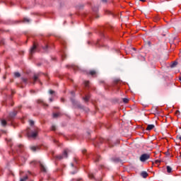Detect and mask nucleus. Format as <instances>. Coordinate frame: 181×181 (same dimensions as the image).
Segmentation results:
<instances>
[{
    "label": "nucleus",
    "mask_w": 181,
    "mask_h": 181,
    "mask_svg": "<svg viewBox=\"0 0 181 181\" xmlns=\"http://www.w3.org/2000/svg\"><path fill=\"white\" fill-rule=\"evenodd\" d=\"M37 132H38L37 129L31 130V132L28 130L27 135H28V138H36V136H37Z\"/></svg>",
    "instance_id": "nucleus-1"
},
{
    "label": "nucleus",
    "mask_w": 181,
    "mask_h": 181,
    "mask_svg": "<svg viewBox=\"0 0 181 181\" xmlns=\"http://www.w3.org/2000/svg\"><path fill=\"white\" fill-rule=\"evenodd\" d=\"M149 158H151V155L148 153H144L140 156V160L141 162H146Z\"/></svg>",
    "instance_id": "nucleus-2"
},
{
    "label": "nucleus",
    "mask_w": 181,
    "mask_h": 181,
    "mask_svg": "<svg viewBox=\"0 0 181 181\" xmlns=\"http://www.w3.org/2000/svg\"><path fill=\"white\" fill-rule=\"evenodd\" d=\"M69 153V149H66L64 151V153L62 156H57V159L62 160L64 158H67V154Z\"/></svg>",
    "instance_id": "nucleus-3"
},
{
    "label": "nucleus",
    "mask_w": 181,
    "mask_h": 181,
    "mask_svg": "<svg viewBox=\"0 0 181 181\" xmlns=\"http://www.w3.org/2000/svg\"><path fill=\"white\" fill-rule=\"evenodd\" d=\"M37 49V45H36V44L34 43L33 47L30 50V54H33V53L36 52Z\"/></svg>",
    "instance_id": "nucleus-4"
},
{
    "label": "nucleus",
    "mask_w": 181,
    "mask_h": 181,
    "mask_svg": "<svg viewBox=\"0 0 181 181\" xmlns=\"http://www.w3.org/2000/svg\"><path fill=\"white\" fill-rule=\"evenodd\" d=\"M71 165L72 169H74V171H71V173L72 175H74L75 173H77V168L76 166H74V164L71 163Z\"/></svg>",
    "instance_id": "nucleus-5"
},
{
    "label": "nucleus",
    "mask_w": 181,
    "mask_h": 181,
    "mask_svg": "<svg viewBox=\"0 0 181 181\" xmlns=\"http://www.w3.org/2000/svg\"><path fill=\"white\" fill-rule=\"evenodd\" d=\"M155 128V125L153 124H148L146 127V131H151Z\"/></svg>",
    "instance_id": "nucleus-6"
},
{
    "label": "nucleus",
    "mask_w": 181,
    "mask_h": 181,
    "mask_svg": "<svg viewBox=\"0 0 181 181\" xmlns=\"http://www.w3.org/2000/svg\"><path fill=\"white\" fill-rule=\"evenodd\" d=\"M141 176L144 179H146V177H148V173H146V171H143L141 173Z\"/></svg>",
    "instance_id": "nucleus-7"
},
{
    "label": "nucleus",
    "mask_w": 181,
    "mask_h": 181,
    "mask_svg": "<svg viewBox=\"0 0 181 181\" xmlns=\"http://www.w3.org/2000/svg\"><path fill=\"white\" fill-rule=\"evenodd\" d=\"M33 80V84H35L36 81H39V76L37 75H34Z\"/></svg>",
    "instance_id": "nucleus-8"
},
{
    "label": "nucleus",
    "mask_w": 181,
    "mask_h": 181,
    "mask_svg": "<svg viewBox=\"0 0 181 181\" xmlns=\"http://www.w3.org/2000/svg\"><path fill=\"white\" fill-rule=\"evenodd\" d=\"M25 158H22V157H20L18 158V162L19 163H21V165H23V162H25Z\"/></svg>",
    "instance_id": "nucleus-9"
},
{
    "label": "nucleus",
    "mask_w": 181,
    "mask_h": 181,
    "mask_svg": "<svg viewBox=\"0 0 181 181\" xmlns=\"http://www.w3.org/2000/svg\"><path fill=\"white\" fill-rule=\"evenodd\" d=\"M40 169H41L42 172H46V168L42 163H40Z\"/></svg>",
    "instance_id": "nucleus-10"
},
{
    "label": "nucleus",
    "mask_w": 181,
    "mask_h": 181,
    "mask_svg": "<svg viewBox=\"0 0 181 181\" xmlns=\"http://www.w3.org/2000/svg\"><path fill=\"white\" fill-rule=\"evenodd\" d=\"M167 172H168V173H172V167L168 165L167 166Z\"/></svg>",
    "instance_id": "nucleus-11"
},
{
    "label": "nucleus",
    "mask_w": 181,
    "mask_h": 181,
    "mask_svg": "<svg viewBox=\"0 0 181 181\" xmlns=\"http://www.w3.org/2000/svg\"><path fill=\"white\" fill-rule=\"evenodd\" d=\"M23 22H24V23H29V22H30V19L25 18Z\"/></svg>",
    "instance_id": "nucleus-12"
},
{
    "label": "nucleus",
    "mask_w": 181,
    "mask_h": 181,
    "mask_svg": "<svg viewBox=\"0 0 181 181\" xmlns=\"http://www.w3.org/2000/svg\"><path fill=\"white\" fill-rule=\"evenodd\" d=\"M93 159L95 162H98V160H100V156H95Z\"/></svg>",
    "instance_id": "nucleus-13"
},
{
    "label": "nucleus",
    "mask_w": 181,
    "mask_h": 181,
    "mask_svg": "<svg viewBox=\"0 0 181 181\" xmlns=\"http://www.w3.org/2000/svg\"><path fill=\"white\" fill-rule=\"evenodd\" d=\"M1 125L3 127H5L6 125V120L5 119H1Z\"/></svg>",
    "instance_id": "nucleus-14"
},
{
    "label": "nucleus",
    "mask_w": 181,
    "mask_h": 181,
    "mask_svg": "<svg viewBox=\"0 0 181 181\" xmlns=\"http://www.w3.org/2000/svg\"><path fill=\"white\" fill-rule=\"evenodd\" d=\"M84 101H86L87 103V101H88V100H90V95H86L85 98H83Z\"/></svg>",
    "instance_id": "nucleus-15"
},
{
    "label": "nucleus",
    "mask_w": 181,
    "mask_h": 181,
    "mask_svg": "<svg viewBox=\"0 0 181 181\" xmlns=\"http://www.w3.org/2000/svg\"><path fill=\"white\" fill-rule=\"evenodd\" d=\"M28 180V176L25 175L23 178H21L20 181H27Z\"/></svg>",
    "instance_id": "nucleus-16"
},
{
    "label": "nucleus",
    "mask_w": 181,
    "mask_h": 181,
    "mask_svg": "<svg viewBox=\"0 0 181 181\" xmlns=\"http://www.w3.org/2000/svg\"><path fill=\"white\" fill-rule=\"evenodd\" d=\"M176 66H177V62H174L172 64H171V67H176Z\"/></svg>",
    "instance_id": "nucleus-17"
},
{
    "label": "nucleus",
    "mask_w": 181,
    "mask_h": 181,
    "mask_svg": "<svg viewBox=\"0 0 181 181\" xmlns=\"http://www.w3.org/2000/svg\"><path fill=\"white\" fill-rule=\"evenodd\" d=\"M38 103L40 104H42L43 105H46L47 107V104L45 103V102H43V100H39Z\"/></svg>",
    "instance_id": "nucleus-18"
},
{
    "label": "nucleus",
    "mask_w": 181,
    "mask_h": 181,
    "mask_svg": "<svg viewBox=\"0 0 181 181\" xmlns=\"http://www.w3.org/2000/svg\"><path fill=\"white\" fill-rule=\"evenodd\" d=\"M31 149L33 151V152H35V151H37V149H39V147L32 146Z\"/></svg>",
    "instance_id": "nucleus-19"
},
{
    "label": "nucleus",
    "mask_w": 181,
    "mask_h": 181,
    "mask_svg": "<svg viewBox=\"0 0 181 181\" xmlns=\"http://www.w3.org/2000/svg\"><path fill=\"white\" fill-rule=\"evenodd\" d=\"M96 71H90L89 72V74H90V76H95V74H96Z\"/></svg>",
    "instance_id": "nucleus-20"
},
{
    "label": "nucleus",
    "mask_w": 181,
    "mask_h": 181,
    "mask_svg": "<svg viewBox=\"0 0 181 181\" xmlns=\"http://www.w3.org/2000/svg\"><path fill=\"white\" fill-rule=\"evenodd\" d=\"M129 101V99H128V98H123V103H124V104L128 103Z\"/></svg>",
    "instance_id": "nucleus-21"
},
{
    "label": "nucleus",
    "mask_w": 181,
    "mask_h": 181,
    "mask_svg": "<svg viewBox=\"0 0 181 181\" xmlns=\"http://www.w3.org/2000/svg\"><path fill=\"white\" fill-rule=\"evenodd\" d=\"M88 177H90V179H94V174L90 173L88 174Z\"/></svg>",
    "instance_id": "nucleus-22"
},
{
    "label": "nucleus",
    "mask_w": 181,
    "mask_h": 181,
    "mask_svg": "<svg viewBox=\"0 0 181 181\" xmlns=\"http://www.w3.org/2000/svg\"><path fill=\"white\" fill-rule=\"evenodd\" d=\"M14 76L15 77H21V74H19V72H16L14 73Z\"/></svg>",
    "instance_id": "nucleus-23"
},
{
    "label": "nucleus",
    "mask_w": 181,
    "mask_h": 181,
    "mask_svg": "<svg viewBox=\"0 0 181 181\" xmlns=\"http://www.w3.org/2000/svg\"><path fill=\"white\" fill-rule=\"evenodd\" d=\"M22 81L25 83H28V78H22Z\"/></svg>",
    "instance_id": "nucleus-24"
},
{
    "label": "nucleus",
    "mask_w": 181,
    "mask_h": 181,
    "mask_svg": "<svg viewBox=\"0 0 181 181\" xmlns=\"http://www.w3.org/2000/svg\"><path fill=\"white\" fill-rule=\"evenodd\" d=\"M93 12H98V7H94L93 8Z\"/></svg>",
    "instance_id": "nucleus-25"
},
{
    "label": "nucleus",
    "mask_w": 181,
    "mask_h": 181,
    "mask_svg": "<svg viewBox=\"0 0 181 181\" xmlns=\"http://www.w3.org/2000/svg\"><path fill=\"white\" fill-rule=\"evenodd\" d=\"M15 115H16V112H13V113H11V114H10V117H11V118H13V117H15Z\"/></svg>",
    "instance_id": "nucleus-26"
},
{
    "label": "nucleus",
    "mask_w": 181,
    "mask_h": 181,
    "mask_svg": "<svg viewBox=\"0 0 181 181\" xmlns=\"http://www.w3.org/2000/svg\"><path fill=\"white\" fill-rule=\"evenodd\" d=\"M59 117V113H54L53 114V118H57Z\"/></svg>",
    "instance_id": "nucleus-27"
},
{
    "label": "nucleus",
    "mask_w": 181,
    "mask_h": 181,
    "mask_svg": "<svg viewBox=\"0 0 181 181\" xmlns=\"http://www.w3.org/2000/svg\"><path fill=\"white\" fill-rule=\"evenodd\" d=\"M29 122H30V125L31 126L35 124V122H33V120H30Z\"/></svg>",
    "instance_id": "nucleus-28"
},
{
    "label": "nucleus",
    "mask_w": 181,
    "mask_h": 181,
    "mask_svg": "<svg viewBox=\"0 0 181 181\" xmlns=\"http://www.w3.org/2000/svg\"><path fill=\"white\" fill-rule=\"evenodd\" d=\"M88 84H90L89 81H85V86L86 87H88Z\"/></svg>",
    "instance_id": "nucleus-29"
},
{
    "label": "nucleus",
    "mask_w": 181,
    "mask_h": 181,
    "mask_svg": "<svg viewBox=\"0 0 181 181\" xmlns=\"http://www.w3.org/2000/svg\"><path fill=\"white\" fill-rule=\"evenodd\" d=\"M52 131H56V126H52Z\"/></svg>",
    "instance_id": "nucleus-30"
},
{
    "label": "nucleus",
    "mask_w": 181,
    "mask_h": 181,
    "mask_svg": "<svg viewBox=\"0 0 181 181\" xmlns=\"http://www.w3.org/2000/svg\"><path fill=\"white\" fill-rule=\"evenodd\" d=\"M103 4H107V0H100Z\"/></svg>",
    "instance_id": "nucleus-31"
},
{
    "label": "nucleus",
    "mask_w": 181,
    "mask_h": 181,
    "mask_svg": "<svg viewBox=\"0 0 181 181\" xmlns=\"http://www.w3.org/2000/svg\"><path fill=\"white\" fill-rule=\"evenodd\" d=\"M54 90H49V94H54Z\"/></svg>",
    "instance_id": "nucleus-32"
},
{
    "label": "nucleus",
    "mask_w": 181,
    "mask_h": 181,
    "mask_svg": "<svg viewBox=\"0 0 181 181\" xmlns=\"http://www.w3.org/2000/svg\"><path fill=\"white\" fill-rule=\"evenodd\" d=\"M53 101V98H49V102L52 103Z\"/></svg>",
    "instance_id": "nucleus-33"
},
{
    "label": "nucleus",
    "mask_w": 181,
    "mask_h": 181,
    "mask_svg": "<svg viewBox=\"0 0 181 181\" xmlns=\"http://www.w3.org/2000/svg\"><path fill=\"white\" fill-rule=\"evenodd\" d=\"M139 1H141V2H146V0H139Z\"/></svg>",
    "instance_id": "nucleus-34"
},
{
    "label": "nucleus",
    "mask_w": 181,
    "mask_h": 181,
    "mask_svg": "<svg viewBox=\"0 0 181 181\" xmlns=\"http://www.w3.org/2000/svg\"><path fill=\"white\" fill-rule=\"evenodd\" d=\"M44 49H47V45H46L45 47H43Z\"/></svg>",
    "instance_id": "nucleus-35"
},
{
    "label": "nucleus",
    "mask_w": 181,
    "mask_h": 181,
    "mask_svg": "<svg viewBox=\"0 0 181 181\" xmlns=\"http://www.w3.org/2000/svg\"><path fill=\"white\" fill-rule=\"evenodd\" d=\"M178 139H180V141H181V136H180L178 137Z\"/></svg>",
    "instance_id": "nucleus-36"
},
{
    "label": "nucleus",
    "mask_w": 181,
    "mask_h": 181,
    "mask_svg": "<svg viewBox=\"0 0 181 181\" xmlns=\"http://www.w3.org/2000/svg\"><path fill=\"white\" fill-rule=\"evenodd\" d=\"M71 94H72V95H74V92L72 91V92H71Z\"/></svg>",
    "instance_id": "nucleus-37"
},
{
    "label": "nucleus",
    "mask_w": 181,
    "mask_h": 181,
    "mask_svg": "<svg viewBox=\"0 0 181 181\" xmlns=\"http://www.w3.org/2000/svg\"><path fill=\"white\" fill-rule=\"evenodd\" d=\"M109 145H110V146H112L111 145V143H109Z\"/></svg>",
    "instance_id": "nucleus-38"
},
{
    "label": "nucleus",
    "mask_w": 181,
    "mask_h": 181,
    "mask_svg": "<svg viewBox=\"0 0 181 181\" xmlns=\"http://www.w3.org/2000/svg\"><path fill=\"white\" fill-rule=\"evenodd\" d=\"M62 101H64V99L62 98Z\"/></svg>",
    "instance_id": "nucleus-39"
},
{
    "label": "nucleus",
    "mask_w": 181,
    "mask_h": 181,
    "mask_svg": "<svg viewBox=\"0 0 181 181\" xmlns=\"http://www.w3.org/2000/svg\"><path fill=\"white\" fill-rule=\"evenodd\" d=\"M84 152H86V150L83 151V153H84Z\"/></svg>",
    "instance_id": "nucleus-40"
},
{
    "label": "nucleus",
    "mask_w": 181,
    "mask_h": 181,
    "mask_svg": "<svg viewBox=\"0 0 181 181\" xmlns=\"http://www.w3.org/2000/svg\"><path fill=\"white\" fill-rule=\"evenodd\" d=\"M180 81H181V76L180 77Z\"/></svg>",
    "instance_id": "nucleus-41"
},
{
    "label": "nucleus",
    "mask_w": 181,
    "mask_h": 181,
    "mask_svg": "<svg viewBox=\"0 0 181 181\" xmlns=\"http://www.w3.org/2000/svg\"><path fill=\"white\" fill-rule=\"evenodd\" d=\"M21 146H22V145H20V146H19V148H21Z\"/></svg>",
    "instance_id": "nucleus-42"
},
{
    "label": "nucleus",
    "mask_w": 181,
    "mask_h": 181,
    "mask_svg": "<svg viewBox=\"0 0 181 181\" xmlns=\"http://www.w3.org/2000/svg\"><path fill=\"white\" fill-rule=\"evenodd\" d=\"M134 50H135V48H133Z\"/></svg>",
    "instance_id": "nucleus-43"
}]
</instances>
